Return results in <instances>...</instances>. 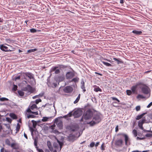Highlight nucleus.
Segmentation results:
<instances>
[{"mask_svg": "<svg viewBox=\"0 0 152 152\" xmlns=\"http://www.w3.org/2000/svg\"><path fill=\"white\" fill-rule=\"evenodd\" d=\"M104 144H103L101 146V149L102 150H104Z\"/></svg>", "mask_w": 152, "mask_h": 152, "instance_id": "nucleus-60", "label": "nucleus"}, {"mask_svg": "<svg viewBox=\"0 0 152 152\" xmlns=\"http://www.w3.org/2000/svg\"><path fill=\"white\" fill-rule=\"evenodd\" d=\"M140 88L141 89L142 92L145 94H149L147 98L150 96V90L149 88L145 85H142L140 86Z\"/></svg>", "mask_w": 152, "mask_h": 152, "instance_id": "nucleus-3", "label": "nucleus"}, {"mask_svg": "<svg viewBox=\"0 0 152 152\" xmlns=\"http://www.w3.org/2000/svg\"><path fill=\"white\" fill-rule=\"evenodd\" d=\"M145 136L146 137H152V134L150 133L147 134L145 135Z\"/></svg>", "mask_w": 152, "mask_h": 152, "instance_id": "nucleus-48", "label": "nucleus"}, {"mask_svg": "<svg viewBox=\"0 0 152 152\" xmlns=\"http://www.w3.org/2000/svg\"><path fill=\"white\" fill-rule=\"evenodd\" d=\"M137 98L138 99L140 98L144 99L145 98V97L142 95L139 94L137 96Z\"/></svg>", "mask_w": 152, "mask_h": 152, "instance_id": "nucleus-36", "label": "nucleus"}, {"mask_svg": "<svg viewBox=\"0 0 152 152\" xmlns=\"http://www.w3.org/2000/svg\"><path fill=\"white\" fill-rule=\"evenodd\" d=\"M22 90L24 91H28V89L27 86L23 88L22 89Z\"/></svg>", "mask_w": 152, "mask_h": 152, "instance_id": "nucleus-58", "label": "nucleus"}, {"mask_svg": "<svg viewBox=\"0 0 152 152\" xmlns=\"http://www.w3.org/2000/svg\"><path fill=\"white\" fill-rule=\"evenodd\" d=\"M146 121L145 118H143L142 120H140L138 121V126H142L144 123Z\"/></svg>", "mask_w": 152, "mask_h": 152, "instance_id": "nucleus-16", "label": "nucleus"}, {"mask_svg": "<svg viewBox=\"0 0 152 152\" xmlns=\"http://www.w3.org/2000/svg\"><path fill=\"white\" fill-rule=\"evenodd\" d=\"M124 138H125V145H127L129 143V145H130V143H129V138L127 136V135H124Z\"/></svg>", "mask_w": 152, "mask_h": 152, "instance_id": "nucleus-15", "label": "nucleus"}, {"mask_svg": "<svg viewBox=\"0 0 152 152\" xmlns=\"http://www.w3.org/2000/svg\"><path fill=\"white\" fill-rule=\"evenodd\" d=\"M132 33L135 34L136 35H141L142 33V31H137L136 30H133L132 31Z\"/></svg>", "mask_w": 152, "mask_h": 152, "instance_id": "nucleus-18", "label": "nucleus"}, {"mask_svg": "<svg viewBox=\"0 0 152 152\" xmlns=\"http://www.w3.org/2000/svg\"><path fill=\"white\" fill-rule=\"evenodd\" d=\"M152 105V102H151L147 106V108H149Z\"/></svg>", "mask_w": 152, "mask_h": 152, "instance_id": "nucleus-57", "label": "nucleus"}, {"mask_svg": "<svg viewBox=\"0 0 152 152\" xmlns=\"http://www.w3.org/2000/svg\"><path fill=\"white\" fill-rule=\"evenodd\" d=\"M41 101L42 100H41V99H37L35 101V102L36 104H38L39 102H41Z\"/></svg>", "mask_w": 152, "mask_h": 152, "instance_id": "nucleus-44", "label": "nucleus"}, {"mask_svg": "<svg viewBox=\"0 0 152 152\" xmlns=\"http://www.w3.org/2000/svg\"><path fill=\"white\" fill-rule=\"evenodd\" d=\"M126 93L129 96L131 95L132 93V91L129 90H127L126 91Z\"/></svg>", "mask_w": 152, "mask_h": 152, "instance_id": "nucleus-37", "label": "nucleus"}, {"mask_svg": "<svg viewBox=\"0 0 152 152\" xmlns=\"http://www.w3.org/2000/svg\"><path fill=\"white\" fill-rule=\"evenodd\" d=\"M10 116L13 119H15L17 118L16 115L13 113H11L10 114Z\"/></svg>", "mask_w": 152, "mask_h": 152, "instance_id": "nucleus-30", "label": "nucleus"}, {"mask_svg": "<svg viewBox=\"0 0 152 152\" xmlns=\"http://www.w3.org/2000/svg\"><path fill=\"white\" fill-rule=\"evenodd\" d=\"M16 144L15 143H12L10 145L11 147L14 149H16L17 147H16Z\"/></svg>", "mask_w": 152, "mask_h": 152, "instance_id": "nucleus-34", "label": "nucleus"}, {"mask_svg": "<svg viewBox=\"0 0 152 152\" xmlns=\"http://www.w3.org/2000/svg\"><path fill=\"white\" fill-rule=\"evenodd\" d=\"M57 80L59 82L63 81L65 79V77L64 75L58 76L56 78Z\"/></svg>", "mask_w": 152, "mask_h": 152, "instance_id": "nucleus-14", "label": "nucleus"}, {"mask_svg": "<svg viewBox=\"0 0 152 152\" xmlns=\"http://www.w3.org/2000/svg\"><path fill=\"white\" fill-rule=\"evenodd\" d=\"M47 84L48 86L50 87H52L53 88H55L56 87L57 84L54 83L48 80L47 82Z\"/></svg>", "mask_w": 152, "mask_h": 152, "instance_id": "nucleus-10", "label": "nucleus"}, {"mask_svg": "<svg viewBox=\"0 0 152 152\" xmlns=\"http://www.w3.org/2000/svg\"><path fill=\"white\" fill-rule=\"evenodd\" d=\"M136 110L137 111H139L140 110V106H138L136 107Z\"/></svg>", "mask_w": 152, "mask_h": 152, "instance_id": "nucleus-49", "label": "nucleus"}, {"mask_svg": "<svg viewBox=\"0 0 152 152\" xmlns=\"http://www.w3.org/2000/svg\"><path fill=\"white\" fill-rule=\"evenodd\" d=\"M55 123H56L57 126L60 129H62L63 128V123L62 121H58L57 118L55 119Z\"/></svg>", "mask_w": 152, "mask_h": 152, "instance_id": "nucleus-6", "label": "nucleus"}, {"mask_svg": "<svg viewBox=\"0 0 152 152\" xmlns=\"http://www.w3.org/2000/svg\"><path fill=\"white\" fill-rule=\"evenodd\" d=\"M95 145V143L94 142H92L90 144V146L91 147H93Z\"/></svg>", "mask_w": 152, "mask_h": 152, "instance_id": "nucleus-50", "label": "nucleus"}, {"mask_svg": "<svg viewBox=\"0 0 152 152\" xmlns=\"http://www.w3.org/2000/svg\"><path fill=\"white\" fill-rule=\"evenodd\" d=\"M34 145L35 146V147L36 148V147H38L37 146V142L36 141V140H34Z\"/></svg>", "mask_w": 152, "mask_h": 152, "instance_id": "nucleus-54", "label": "nucleus"}, {"mask_svg": "<svg viewBox=\"0 0 152 152\" xmlns=\"http://www.w3.org/2000/svg\"><path fill=\"white\" fill-rule=\"evenodd\" d=\"M68 117H70L72 115V112H71L67 115Z\"/></svg>", "mask_w": 152, "mask_h": 152, "instance_id": "nucleus-52", "label": "nucleus"}, {"mask_svg": "<svg viewBox=\"0 0 152 152\" xmlns=\"http://www.w3.org/2000/svg\"><path fill=\"white\" fill-rule=\"evenodd\" d=\"M37 50V49L36 48L33 49H30L28 50L27 52L28 53H31L33 52H34L35 51H36Z\"/></svg>", "mask_w": 152, "mask_h": 152, "instance_id": "nucleus-31", "label": "nucleus"}, {"mask_svg": "<svg viewBox=\"0 0 152 152\" xmlns=\"http://www.w3.org/2000/svg\"><path fill=\"white\" fill-rule=\"evenodd\" d=\"M0 48L2 50L5 52H11L13 51L12 50H10L8 49V47L5 46L4 45H0Z\"/></svg>", "mask_w": 152, "mask_h": 152, "instance_id": "nucleus-8", "label": "nucleus"}, {"mask_svg": "<svg viewBox=\"0 0 152 152\" xmlns=\"http://www.w3.org/2000/svg\"><path fill=\"white\" fill-rule=\"evenodd\" d=\"M17 88H18V86L17 85H14L13 87L12 88V90L15 91L17 89Z\"/></svg>", "mask_w": 152, "mask_h": 152, "instance_id": "nucleus-42", "label": "nucleus"}, {"mask_svg": "<svg viewBox=\"0 0 152 152\" xmlns=\"http://www.w3.org/2000/svg\"><path fill=\"white\" fill-rule=\"evenodd\" d=\"M57 142L58 143V144L60 146V148L58 150V151H60L62 148V146L63 145V143L62 142H61L58 140H57Z\"/></svg>", "mask_w": 152, "mask_h": 152, "instance_id": "nucleus-21", "label": "nucleus"}, {"mask_svg": "<svg viewBox=\"0 0 152 152\" xmlns=\"http://www.w3.org/2000/svg\"><path fill=\"white\" fill-rule=\"evenodd\" d=\"M55 126H56V125L55 124H54L51 125L50 126V128L51 129H52L53 130L54 129V128H55Z\"/></svg>", "mask_w": 152, "mask_h": 152, "instance_id": "nucleus-53", "label": "nucleus"}, {"mask_svg": "<svg viewBox=\"0 0 152 152\" xmlns=\"http://www.w3.org/2000/svg\"><path fill=\"white\" fill-rule=\"evenodd\" d=\"M113 59L114 61H116L118 64L123 63V61L120 59H118L115 58H113Z\"/></svg>", "mask_w": 152, "mask_h": 152, "instance_id": "nucleus-17", "label": "nucleus"}, {"mask_svg": "<svg viewBox=\"0 0 152 152\" xmlns=\"http://www.w3.org/2000/svg\"><path fill=\"white\" fill-rule=\"evenodd\" d=\"M60 68L64 69L66 68L67 66L63 65H60Z\"/></svg>", "mask_w": 152, "mask_h": 152, "instance_id": "nucleus-51", "label": "nucleus"}, {"mask_svg": "<svg viewBox=\"0 0 152 152\" xmlns=\"http://www.w3.org/2000/svg\"><path fill=\"white\" fill-rule=\"evenodd\" d=\"M95 73L96 74H97L99 75H100V76H102V74H101V73H98L96 72H95Z\"/></svg>", "mask_w": 152, "mask_h": 152, "instance_id": "nucleus-64", "label": "nucleus"}, {"mask_svg": "<svg viewBox=\"0 0 152 152\" xmlns=\"http://www.w3.org/2000/svg\"><path fill=\"white\" fill-rule=\"evenodd\" d=\"M37 106L35 104H33L30 107V108L31 110H33L35 108H36Z\"/></svg>", "mask_w": 152, "mask_h": 152, "instance_id": "nucleus-38", "label": "nucleus"}, {"mask_svg": "<svg viewBox=\"0 0 152 152\" xmlns=\"http://www.w3.org/2000/svg\"><path fill=\"white\" fill-rule=\"evenodd\" d=\"M115 131L116 132H117L118 131V126H117L115 128Z\"/></svg>", "mask_w": 152, "mask_h": 152, "instance_id": "nucleus-63", "label": "nucleus"}, {"mask_svg": "<svg viewBox=\"0 0 152 152\" xmlns=\"http://www.w3.org/2000/svg\"><path fill=\"white\" fill-rule=\"evenodd\" d=\"M145 114V113H143L142 114L137 115V117H136V119L137 120H139L141 118H142L143 117V116H144V115Z\"/></svg>", "mask_w": 152, "mask_h": 152, "instance_id": "nucleus-23", "label": "nucleus"}, {"mask_svg": "<svg viewBox=\"0 0 152 152\" xmlns=\"http://www.w3.org/2000/svg\"><path fill=\"white\" fill-rule=\"evenodd\" d=\"M53 146L55 148L57 149H58V145L56 143H55L53 144Z\"/></svg>", "mask_w": 152, "mask_h": 152, "instance_id": "nucleus-45", "label": "nucleus"}, {"mask_svg": "<svg viewBox=\"0 0 152 152\" xmlns=\"http://www.w3.org/2000/svg\"><path fill=\"white\" fill-rule=\"evenodd\" d=\"M111 99L113 100H116V101L117 99V98L115 97H112Z\"/></svg>", "mask_w": 152, "mask_h": 152, "instance_id": "nucleus-62", "label": "nucleus"}, {"mask_svg": "<svg viewBox=\"0 0 152 152\" xmlns=\"http://www.w3.org/2000/svg\"><path fill=\"white\" fill-rule=\"evenodd\" d=\"M79 80V78L77 77H76L75 78H74L72 79V80L70 81V82H74L75 83L77 82Z\"/></svg>", "mask_w": 152, "mask_h": 152, "instance_id": "nucleus-24", "label": "nucleus"}, {"mask_svg": "<svg viewBox=\"0 0 152 152\" xmlns=\"http://www.w3.org/2000/svg\"><path fill=\"white\" fill-rule=\"evenodd\" d=\"M36 148L38 152H44L42 149H39L38 147H36Z\"/></svg>", "mask_w": 152, "mask_h": 152, "instance_id": "nucleus-46", "label": "nucleus"}, {"mask_svg": "<svg viewBox=\"0 0 152 152\" xmlns=\"http://www.w3.org/2000/svg\"><path fill=\"white\" fill-rule=\"evenodd\" d=\"M2 129V127L1 125V123H0V132H1Z\"/></svg>", "mask_w": 152, "mask_h": 152, "instance_id": "nucleus-61", "label": "nucleus"}, {"mask_svg": "<svg viewBox=\"0 0 152 152\" xmlns=\"http://www.w3.org/2000/svg\"><path fill=\"white\" fill-rule=\"evenodd\" d=\"M94 114L93 111L91 109H89L84 113L83 117L86 120L91 118Z\"/></svg>", "mask_w": 152, "mask_h": 152, "instance_id": "nucleus-2", "label": "nucleus"}, {"mask_svg": "<svg viewBox=\"0 0 152 152\" xmlns=\"http://www.w3.org/2000/svg\"><path fill=\"white\" fill-rule=\"evenodd\" d=\"M31 122L32 123L33 127L34 128H35L37 125V122L34 120H32Z\"/></svg>", "mask_w": 152, "mask_h": 152, "instance_id": "nucleus-26", "label": "nucleus"}, {"mask_svg": "<svg viewBox=\"0 0 152 152\" xmlns=\"http://www.w3.org/2000/svg\"><path fill=\"white\" fill-rule=\"evenodd\" d=\"M31 109L30 108H28L27 110V113H31L34 114L35 115H38V112H33L31 111Z\"/></svg>", "mask_w": 152, "mask_h": 152, "instance_id": "nucleus-19", "label": "nucleus"}, {"mask_svg": "<svg viewBox=\"0 0 152 152\" xmlns=\"http://www.w3.org/2000/svg\"><path fill=\"white\" fill-rule=\"evenodd\" d=\"M50 117H44L42 119V121L43 122H46L48 121V119L50 118Z\"/></svg>", "mask_w": 152, "mask_h": 152, "instance_id": "nucleus-25", "label": "nucleus"}, {"mask_svg": "<svg viewBox=\"0 0 152 152\" xmlns=\"http://www.w3.org/2000/svg\"><path fill=\"white\" fill-rule=\"evenodd\" d=\"M101 114L99 113H96L94 114L92 121L89 122V124L91 126L98 124L101 121Z\"/></svg>", "mask_w": 152, "mask_h": 152, "instance_id": "nucleus-1", "label": "nucleus"}, {"mask_svg": "<svg viewBox=\"0 0 152 152\" xmlns=\"http://www.w3.org/2000/svg\"><path fill=\"white\" fill-rule=\"evenodd\" d=\"M80 94H79V95H78V96L77 97V98L76 99L74 102V104L77 103L79 101V100L80 99Z\"/></svg>", "mask_w": 152, "mask_h": 152, "instance_id": "nucleus-29", "label": "nucleus"}, {"mask_svg": "<svg viewBox=\"0 0 152 152\" xmlns=\"http://www.w3.org/2000/svg\"><path fill=\"white\" fill-rule=\"evenodd\" d=\"M139 85L138 84H137L134 86H132L131 88V90L133 94H134L137 92V89Z\"/></svg>", "mask_w": 152, "mask_h": 152, "instance_id": "nucleus-12", "label": "nucleus"}, {"mask_svg": "<svg viewBox=\"0 0 152 152\" xmlns=\"http://www.w3.org/2000/svg\"><path fill=\"white\" fill-rule=\"evenodd\" d=\"M18 93L20 96H23L24 95V93L22 91L20 90L18 91Z\"/></svg>", "mask_w": 152, "mask_h": 152, "instance_id": "nucleus-32", "label": "nucleus"}, {"mask_svg": "<svg viewBox=\"0 0 152 152\" xmlns=\"http://www.w3.org/2000/svg\"><path fill=\"white\" fill-rule=\"evenodd\" d=\"M36 117V116L33 114H30L29 115H28L27 116V118H34Z\"/></svg>", "mask_w": 152, "mask_h": 152, "instance_id": "nucleus-35", "label": "nucleus"}, {"mask_svg": "<svg viewBox=\"0 0 152 152\" xmlns=\"http://www.w3.org/2000/svg\"><path fill=\"white\" fill-rule=\"evenodd\" d=\"M124 135H126V134H125L124 133H119V134H118V135L121 136H122V137H124Z\"/></svg>", "mask_w": 152, "mask_h": 152, "instance_id": "nucleus-55", "label": "nucleus"}, {"mask_svg": "<svg viewBox=\"0 0 152 152\" xmlns=\"http://www.w3.org/2000/svg\"><path fill=\"white\" fill-rule=\"evenodd\" d=\"M20 76H18L15 77V80H19L20 79Z\"/></svg>", "mask_w": 152, "mask_h": 152, "instance_id": "nucleus-59", "label": "nucleus"}, {"mask_svg": "<svg viewBox=\"0 0 152 152\" xmlns=\"http://www.w3.org/2000/svg\"><path fill=\"white\" fill-rule=\"evenodd\" d=\"M132 133L133 134L134 136L135 137H136L137 136V132L136 130L135 129H134L132 131Z\"/></svg>", "mask_w": 152, "mask_h": 152, "instance_id": "nucleus-33", "label": "nucleus"}, {"mask_svg": "<svg viewBox=\"0 0 152 152\" xmlns=\"http://www.w3.org/2000/svg\"><path fill=\"white\" fill-rule=\"evenodd\" d=\"M30 131L31 132V134L32 135L33 134V132L35 130L32 127H30Z\"/></svg>", "mask_w": 152, "mask_h": 152, "instance_id": "nucleus-47", "label": "nucleus"}, {"mask_svg": "<svg viewBox=\"0 0 152 152\" xmlns=\"http://www.w3.org/2000/svg\"><path fill=\"white\" fill-rule=\"evenodd\" d=\"M83 111L81 109H78L74 112L73 115L75 118H78L82 115Z\"/></svg>", "mask_w": 152, "mask_h": 152, "instance_id": "nucleus-4", "label": "nucleus"}, {"mask_svg": "<svg viewBox=\"0 0 152 152\" xmlns=\"http://www.w3.org/2000/svg\"><path fill=\"white\" fill-rule=\"evenodd\" d=\"M101 62L104 64L105 65H106V66H110V67H111L112 66V65L111 64H110L108 63H107V62H104V61H101Z\"/></svg>", "mask_w": 152, "mask_h": 152, "instance_id": "nucleus-27", "label": "nucleus"}, {"mask_svg": "<svg viewBox=\"0 0 152 152\" xmlns=\"http://www.w3.org/2000/svg\"><path fill=\"white\" fill-rule=\"evenodd\" d=\"M9 99L5 97H2L0 98V100L1 101L3 102L5 101H8Z\"/></svg>", "mask_w": 152, "mask_h": 152, "instance_id": "nucleus-39", "label": "nucleus"}, {"mask_svg": "<svg viewBox=\"0 0 152 152\" xmlns=\"http://www.w3.org/2000/svg\"><path fill=\"white\" fill-rule=\"evenodd\" d=\"M25 75L27 77H28L29 79L34 80V75L31 73L29 72H27L25 74Z\"/></svg>", "mask_w": 152, "mask_h": 152, "instance_id": "nucleus-13", "label": "nucleus"}, {"mask_svg": "<svg viewBox=\"0 0 152 152\" xmlns=\"http://www.w3.org/2000/svg\"><path fill=\"white\" fill-rule=\"evenodd\" d=\"M6 143L7 145L9 146H10L11 145L10 141L8 139H7L6 140Z\"/></svg>", "mask_w": 152, "mask_h": 152, "instance_id": "nucleus-43", "label": "nucleus"}, {"mask_svg": "<svg viewBox=\"0 0 152 152\" xmlns=\"http://www.w3.org/2000/svg\"><path fill=\"white\" fill-rule=\"evenodd\" d=\"M75 76L74 72H68L66 74V77L67 79H71Z\"/></svg>", "mask_w": 152, "mask_h": 152, "instance_id": "nucleus-5", "label": "nucleus"}, {"mask_svg": "<svg viewBox=\"0 0 152 152\" xmlns=\"http://www.w3.org/2000/svg\"><path fill=\"white\" fill-rule=\"evenodd\" d=\"M94 90L96 92H97L99 91H102V89L100 88L99 87L96 86V88H94Z\"/></svg>", "mask_w": 152, "mask_h": 152, "instance_id": "nucleus-28", "label": "nucleus"}, {"mask_svg": "<svg viewBox=\"0 0 152 152\" xmlns=\"http://www.w3.org/2000/svg\"><path fill=\"white\" fill-rule=\"evenodd\" d=\"M28 91L30 92H32L33 91L32 87L30 85H28L27 86Z\"/></svg>", "mask_w": 152, "mask_h": 152, "instance_id": "nucleus-22", "label": "nucleus"}, {"mask_svg": "<svg viewBox=\"0 0 152 152\" xmlns=\"http://www.w3.org/2000/svg\"><path fill=\"white\" fill-rule=\"evenodd\" d=\"M58 68V67L55 66L52 67L50 69V72H55L56 74H58L60 72V70L59 69H57Z\"/></svg>", "mask_w": 152, "mask_h": 152, "instance_id": "nucleus-11", "label": "nucleus"}, {"mask_svg": "<svg viewBox=\"0 0 152 152\" xmlns=\"http://www.w3.org/2000/svg\"><path fill=\"white\" fill-rule=\"evenodd\" d=\"M6 120L7 121H8L9 122H11V120L10 118H6Z\"/></svg>", "mask_w": 152, "mask_h": 152, "instance_id": "nucleus-56", "label": "nucleus"}, {"mask_svg": "<svg viewBox=\"0 0 152 152\" xmlns=\"http://www.w3.org/2000/svg\"><path fill=\"white\" fill-rule=\"evenodd\" d=\"M20 128V126L19 123L17 124V125L16 127V130L18 132Z\"/></svg>", "mask_w": 152, "mask_h": 152, "instance_id": "nucleus-41", "label": "nucleus"}, {"mask_svg": "<svg viewBox=\"0 0 152 152\" xmlns=\"http://www.w3.org/2000/svg\"><path fill=\"white\" fill-rule=\"evenodd\" d=\"M81 88L83 90V92H84L86 91V90L85 87V83L83 81L81 82Z\"/></svg>", "mask_w": 152, "mask_h": 152, "instance_id": "nucleus-20", "label": "nucleus"}, {"mask_svg": "<svg viewBox=\"0 0 152 152\" xmlns=\"http://www.w3.org/2000/svg\"><path fill=\"white\" fill-rule=\"evenodd\" d=\"M30 31L31 33H34L37 32V30L35 28H33L30 29Z\"/></svg>", "mask_w": 152, "mask_h": 152, "instance_id": "nucleus-40", "label": "nucleus"}, {"mask_svg": "<svg viewBox=\"0 0 152 152\" xmlns=\"http://www.w3.org/2000/svg\"><path fill=\"white\" fill-rule=\"evenodd\" d=\"M123 143V140L121 139H119L115 141V145L119 147H121Z\"/></svg>", "mask_w": 152, "mask_h": 152, "instance_id": "nucleus-9", "label": "nucleus"}, {"mask_svg": "<svg viewBox=\"0 0 152 152\" xmlns=\"http://www.w3.org/2000/svg\"><path fill=\"white\" fill-rule=\"evenodd\" d=\"M64 92L66 93H70L72 92L73 90L72 88L69 86H66L63 89Z\"/></svg>", "mask_w": 152, "mask_h": 152, "instance_id": "nucleus-7", "label": "nucleus"}]
</instances>
